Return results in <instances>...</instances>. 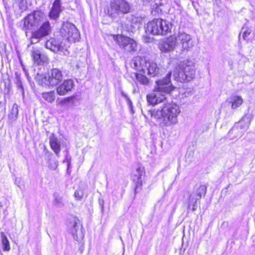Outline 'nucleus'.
<instances>
[{
  "label": "nucleus",
  "mask_w": 255,
  "mask_h": 255,
  "mask_svg": "<svg viewBox=\"0 0 255 255\" xmlns=\"http://www.w3.org/2000/svg\"><path fill=\"white\" fill-rule=\"evenodd\" d=\"M171 72H169L165 78L156 81L153 92L146 96L147 102L150 105L161 104L160 108L147 110V114L142 110L145 118H154L161 125L166 127L176 124L178 122L177 117L180 113L177 104L167 102L166 95L174 89L171 82Z\"/></svg>",
  "instance_id": "f257e3e1"
},
{
  "label": "nucleus",
  "mask_w": 255,
  "mask_h": 255,
  "mask_svg": "<svg viewBox=\"0 0 255 255\" xmlns=\"http://www.w3.org/2000/svg\"><path fill=\"white\" fill-rule=\"evenodd\" d=\"M131 65L132 67L139 72L146 74L154 77L159 74L160 69L157 64L153 61L147 60L145 57L136 56L133 58Z\"/></svg>",
  "instance_id": "f03ea898"
},
{
  "label": "nucleus",
  "mask_w": 255,
  "mask_h": 255,
  "mask_svg": "<svg viewBox=\"0 0 255 255\" xmlns=\"http://www.w3.org/2000/svg\"><path fill=\"white\" fill-rule=\"evenodd\" d=\"M195 64L191 61H187L175 69L173 76L176 81L183 83L193 79L195 76Z\"/></svg>",
  "instance_id": "7ed1b4c3"
},
{
  "label": "nucleus",
  "mask_w": 255,
  "mask_h": 255,
  "mask_svg": "<svg viewBox=\"0 0 255 255\" xmlns=\"http://www.w3.org/2000/svg\"><path fill=\"white\" fill-rule=\"evenodd\" d=\"M207 192V186L204 185H196L192 192H186L184 195L185 201L187 204L188 209L192 207L193 212L197 209V202L202 196H205Z\"/></svg>",
  "instance_id": "20e7f679"
},
{
  "label": "nucleus",
  "mask_w": 255,
  "mask_h": 255,
  "mask_svg": "<svg viewBox=\"0 0 255 255\" xmlns=\"http://www.w3.org/2000/svg\"><path fill=\"white\" fill-rule=\"evenodd\" d=\"M171 24L166 20L154 19L149 21L145 27L146 34L165 35L171 30Z\"/></svg>",
  "instance_id": "39448f33"
},
{
  "label": "nucleus",
  "mask_w": 255,
  "mask_h": 255,
  "mask_svg": "<svg viewBox=\"0 0 255 255\" xmlns=\"http://www.w3.org/2000/svg\"><path fill=\"white\" fill-rule=\"evenodd\" d=\"M130 6L125 0H113L108 9V15L113 18L122 17L130 11Z\"/></svg>",
  "instance_id": "423d86ee"
},
{
  "label": "nucleus",
  "mask_w": 255,
  "mask_h": 255,
  "mask_svg": "<svg viewBox=\"0 0 255 255\" xmlns=\"http://www.w3.org/2000/svg\"><path fill=\"white\" fill-rule=\"evenodd\" d=\"M46 18L45 14L41 10H35L24 18L22 29L26 32L37 27Z\"/></svg>",
  "instance_id": "0eeeda50"
},
{
  "label": "nucleus",
  "mask_w": 255,
  "mask_h": 255,
  "mask_svg": "<svg viewBox=\"0 0 255 255\" xmlns=\"http://www.w3.org/2000/svg\"><path fill=\"white\" fill-rule=\"evenodd\" d=\"M113 39L125 52L133 53L138 49L137 41L133 38L122 35H113Z\"/></svg>",
  "instance_id": "6e6552de"
},
{
  "label": "nucleus",
  "mask_w": 255,
  "mask_h": 255,
  "mask_svg": "<svg viewBox=\"0 0 255 255\" xmlns=\"http://www.w3.org/2000/svg\"><path fill=\"white\" fill-rule=\"evenodd\" d=\"M61 36L69 42H75L80 38V33L78 29L72 23L65 22L60 30Z\"/></svg>",
  "instance_id": "1a4fd4ad"
},
{
  "label": "nucleus",
  "mask_w": 255,
  "mask_h": 255,
  "mask_svg": "<svg viewBox=\"0 0 255 255\" xmlns=\"http://www.w3.org/2000/svg\"><path fill=\"white\" fill-rule=\"evenodd\" d=\"M252 117L250 115H246L238 122L235 124L234 126L229 131V134L237 133L236 137L233 138L241 137L244 132H245L249 127Z\"/></svg>",
  "instance_id": "9d476101"
},
{
  "label": "nucleus",
  "mask_w": 255,
  "mask_h": 255,
  "mask_svg": "<svg viewBox=\"0 0 255 255\" xmlns=\"http://www.w3.org/2000/svg\"><path fill=\"white\" fill-rule=\"evenodd\" d=\"M177 46L181 48L182 50H189L193 46V41L190 35L185 32H179L175 36Z\"/></svg>",
  "instance_id": "9b49d317"
},
{
  "label": "nucleus",
  "mask_w": 255,
  "mask_h": 255,
  "mask_svg": "<svg viewBox=\"0 0 255 255\" xmlns=\"http://www.w3.org/2000/svg\"><path fill=\"white\" fill-rule=\"evenodd\" d=\"M144 168L141 166H138L133 173V174L131 176V179L135 184V195L141 191L142 185V180L141 177L142 176H144Z\"/></svg>",
  "instance_id": "f8f14e48"
},
{
  "label": "nucleus",
  "mask_w": 255,
  "mask_h": 255,
  "mask_svg": "<svg viewBox=\"0 0 255 255\" xmlns=\"http://www.w3.org/2000/svg\"><path fill=\"white\" fill-rule=\"evenodd\" d=\"M70 224V231L74 239L78 242H81L83 239L84 235L80 220L77 218H74Z\"/></svg>",
  "instance_id": "ddd939ff"
},
{
  "label": "nucleus",
  "mask_w": 255,
  "mask_h": 255,
  "mask_svg": "<svg viewBox=\"0 0 255 255\" xmlns=\"http://www.w3.org/2000/svg\"><path fill=\"white\" fill-rule=\"evenodd\" d=\"M64 8V7L62 5L61 0H55L49 12L48 16L52 20H57Z\"/></svg>",
  "instance_id": "4468645a"
},
{
  "label": "nucleus",
  "mask_w": 255,
  "mask_h": 255,
  "mask_svg": "<svg viewBox=\"0 0 255 255\" xmlns=\"http://www.w3.org/2000/svg\"><path fill=\"white\" fill-rule=\"evenodd\" d=\"M48 73L51 81L52 87L57 86L63 79V72L58 68H53Z\"/></svg>",
  "instance_id": "2eb2a0df"
},
{
  "label": "nucleus",
  "mask_w": 255,
  "mask_h": 255,
  "mask_svg": "<svg viewBox=\"0 0 255 255\" xmlns=\"http://www.w3.org/2000/svg\"><path fill=\"white\" fill-rule=\"evenodd\" d=\"M45 45L47 48L54 52L67 50V46L65 44H63V42H61L54 38L48 40Z\"/></svg>",
  "instance_id": "dca6fc26"
},
{
  "label": "nucleus",
  "mask_w": 255,
  "mask_h": 255,
  "mask_svg": "<svg viewBox=\"0 0 255 255\" xmlns=\"http://www.w3.org/2000/svg\"><path fill=\"white\" fill-rule=\"evenodd\" d=\"M74 86V81L72 80H65L62 84L57 87V93L60 96H64L71 91Z\"/></svg>",
  "instance_id": "f3484780"
},
{
  "label": "nucleus",
  "mask_w": 255,
  "mask_h": 255,
  "mask_svg": "<svg viewBox=\"0 0 255 255\" xmlns=\"http://www.w3.org/2000/svg\"><path fill=\"white\" fill-rule=\"evenodd\" d=\"M51 29L50 22L48 20L44 21L40 27L34 32V36L37 38H42L49 34Z\"/></svg>",
  "instance_id": "a211bd4d"
},
{
  "label": "nucleus",
  "mask_w": 255,
  "mask_h": 255,
  "mask_svg": "<svg viewBox=\"0 0 255 255\" xmlns=\"http://www.w3.org/2000/svg\"><path fill=\"white\" fill-rule=\"evenodd\" d=\"M176 45L177 41L175 36H172L168 37L160 45V48L162 51L168 52L172 50Z\"/></svg>",
  "instance_id": "6ab92c4d"
},
{
  "label": "nucleus",
  "mask_w": 255,
  "mask_h": 255,
  "mask_svg": "<svg viewBox=\"0 0 255 255\" xmlns=\"http://www.w3.org/2000/svg\"><path fill=\"white\" fill-rule=\"evenodd\" d=\"M31 56L34 62L38 65L41 64L46 62L47 58L44 55L41 54L38 48H33L31 52Z\"/></svg>",
  "instance_id": "aec40b11"
},
{
  "label": "nucleus",
  "mask_w": 255,
  "mask_h": 255,
  "mask_svg": "<svg viewBox=\"0 0 255 255\" xmlns=\"http://www.w3.org/2000/svg\"><path fill=\"white\" fill-rule=\"evenodd\" d=\"M35 79L36 82L40 86L45 87H51V81L50 80L48 73L47 74V75L43 74H37Z\"/></svg>",
  "instance_id": "412c9836"
},
{
  "label": "nucleus",
  "mask_w": 255,
  "mask_h": 255,
  "mask_svg": "<svg viewBox=\"0 0 255 255\" xmlns=\"http://www.w3.org/2000/svg\"><path fill=\"white\" fill-rule=\"evenodd\" d=\"M49 143L51 149L55 152L58 157H59L60 152V143L57 138L53 134L49 137Z\"/></svg>",
  "instance_id": "4be33fe9"
},
{
  "label": "nucleus",
  "mask_w": 255,
  "mask_h": 255,
  "mask_svg": "<svg viewBox=\"0 0 255 255\" xmlns=\"http://www.w3.org/2000/svg\"><path fill=\"white\" fill-rule=\"evenodd\" d=\"M228 102L229 104H231V108L235 110L242 104L243 101L241 97L233 96L228 100Z\"/></svg>",
  "instance_id": "5701e85b"
},
{
  "label": "nucleus",
  "mask_w": 255,
  "mask_h": 255,
  "mask_svg": "<svg viewBox=\"0 0 255 255\" xmlns=\"http://www.w3.org/2000/svg\"><path fill=\"white\" fill-rule=\"evenodd\" d=\"M42 97L46 102L52 103L55 99V93L54 91L44 92L42 94Z\"/></svg>",
  "instance_id": "b1692460"
},
{
  "label": "nucleus",
  "mask_w": 255,
  "mask_h": 255,
  "mask_svg": "<svg viewBox=\"0 0 255 255\" xmlns=\"http://www.w3.org/2000/svg\"><path fill=\"white\" fill-rule=\"evenodd\" d=\"M142 72L135 75L136 81L140 84L146 86L149 84V79Z\"/></svg>",
  "instance_id": "393cba45"
},
{
  "label": "nucleus",
  "mask_w": 255,
  "mask_h": 255,
  "mask_svg": "<svg viewBox=\"0 0 255 255\" xmlns=\"http://www.w3.org/2000/svg\"><path fill=\"white\" fill-rule=\"evenodd\" d=\"M54 200L53 204L54 205L58 207L61 208L63 207L64 205L62 197L60 196L57 193H55L53 194Z\"/></svg>",
  "instance_id": "a878e982"
},
{
  "label": "nucleus",
  "mask_w": 255,
  "mask_h": 255,
  "mask_svg": "<svg viewBox=\"0 0 255 255\" xmlns=\"http://www.w3.org/2000/svg\"><path fill=\"white\" fill-rule=\"evenodd\" d=\"M0 238L2 244L3 246V250L4 251H9L10 249L9 242L4 233H0Z\"/></svg>",
  "instance_id": "bb28decb"
},
{
  "label": "nucleus",
  "mask_w": 255,
  "mask_h": 255,
  "mask_svg": "<svg viewBox=\"0 0 255 255\" xmlns=\"http://www.w3.org/2000/svg\"><path fill=\"white\" fill-rule=\"evenodd\" d=\"M18 114V106L17 104H14L12 108L11 114L9 115L10 119L15 120L17 119Z\"/></svg>",
  "instance_id": "cd10ccee"
},
{
  "label": "nucleus",
  "mask_w": 255,
  "mask_h": 255,
  "mask_svg": "<svg viewBox=\"0 0 255 255\" xmlns=\"http://www.w3.org/2000/svg\"><path fill=\"white\" fill-rule=\"evenodd\" d=\"M84 194V190L81 188H78L74 193L75 199L78 201H81L83 198Z\"/></svg>",
  "instance_id": "c85d7f7f"
},
{
  "label": "nucleus",
  "mask_w": 255,
  "mask_h": 255,
  "mask_svg": "<svg viewBox=\"0 0 255 255\" xmlns=\"http://www.w3.org/2000/svg\"><path fill=\"white\" fill-rule=\"evenodd\" d=\"M15 83H16L17 89L20 91L22 95L23 96L24 94V88L23 87L22 82L20 80V77H19L17 76H16Z\"/></svg>",
  "instance_id": "c756f323"
},
{
  "label": "nucleus",
  "mask_w": 255,
  "mask_h": 255,
  "mask_svg": "<svg viewBox=\"0 0 255 255\" xmlns=\"http://www.w3.org/2000/svg\"><path fill=\"white\" fill-rule=\"evenodd\" d=\"M252 30L248 27L244 26L241 31V33H243V38L246 40V38L251 34Z\"/></svg>",
  "instance_id": "7c9ffc66"
},
{
  "label": "nucleus",
  "mask_w": 255,
  "mask_h": 255,
  "mask_svg": "<svg viewBox=\"0 0 255 255\" xmlns=\"http://www.w3.org/2000/svg\"><path fill=\"white\" fill-rule=\"evenodd\" d=\"M58 165V162L57 160H50L49 161V167L52 170L56 169Z\"/></svg>",
  "instance_id": "2f4dec72"
},
{
  "label": "nucleus",
  "mask_w": 255,
  "mask_h": 255,
  "mask_svg": "<svg viewBox=\"0 0 255 255\" xmlns=\"http://www.w3.org/2000/svg\"><path fill=\"white\" fill-rule=\"evenodd\" d=\"M40 38H37L35 36H34V32H32V36L31 37V43L32 44L36 43L38 42L39 39Z\"/></svg>",
  "instance_id": "473e14b6"
},
{
  "label": "nucleus",
  "mask_w": 255,
  "mask_h": 255,
  "mask_svg": "<svg viewBox=\"0 0 255 255\" xmlns=\"http://www.w3.org/2000/svg\"><path fill=\"white\" fill-rule=\"evenodd\" d=\"M152 38L150 37L149 36H147V34H146V35H144L142 36V40L145 43H148L151 41Z\"/></svg>",
  "instance_id": "72a5a7b5"
},
{
  "label": "nucleus",
  "mask_w": 255,
  "mask_h": 255,
  "mask_svg": "<svg viewBox=\"0 0 255 255\" xmlns=\"http://www.w3.org/2000/svg\"><path fill=\"white\" fill-rule=\"evenodd\" d=\"M141 21V19L140 17H133L131 19L132 23L139 24Z\"/></svg>",
  "instance_id": "f704fd0d"
},
{
  "label": "nucleus",
  "mask_w": 255,
  "mask_h": 255,
  "mask_svg": "<svg viewBox=\"0 0 255 255\" xmlns=\"http://www.w3.org/2000/svg\"><path fill=\"white\" fill-rule=\"evenodd\" d=\"M70 160H71V157H70V158H68V155H67V156H66V159L64 161V162L66 161V162H67V167H68V169L70 168V164H71Z\"/></svg>",
  "instance_id": "c9c22d12"
},
{
  "label": "nucleus",
  "mask_w": 255,
  "mask_h": 255,
  "mask_svg": "<svg viewBox=\"0 0 255 255\" xmlns=\"http://www.w3.org/2000/svg\"><path fill=\"white\" fill-rule=\"evenodd\" d=\"M20 179H19V178H16L15 179V183L19 187H20Z\"/></svg>",
  "instance_id": "e433bc0d"
},
{
  "label": "nucleus",
  "mask_w": 255,
  "mask_h": 255,
  "mask_svg": "<svg viewBox=\"0 0 255 255\" xmlns=\"http://www.w3.org/2000/svg\"><path fill=\"white\" fill-rule=\"evenodd\" d=\"M127 103L129 107H131L132 106V102H131V101L130 100V99H128L127 100Z\"/></svg>",
  "instance_id": "4c0bfd02"
},
{
  "label": "nucleus",
  "mask_w": 255,
  "mask_h": 255,
  "mask_svg": "<svg viewBox=\"0 0 255 255\" xmlns=\"http://www.w3.org/2000/svg\"><path fill=\"white\" fill-rule=\"evenodd\" d=\"M122 96H123V97H124V98L126 99V100H127L128 99H129V97H128V95H127L126 94H125V93H123H123H122Z\"/></svg>",
  "instance_id": "58836bf2"
},
{
  "label": "nucleus",
  "mask_w": 255,
  "mask_h": 255,
  "mask_svg": "<svg viewBox=\"0 0 255 255\" xmlns=\"http://www.w3.org/2000/svg\"><path fill=\"white\" fill-rule=\"evenodd\" d=\"M103 204H104V201H102V208H103Z\"/></svg>",
  "instance_id": "ea45409f"
}]
</instances>
